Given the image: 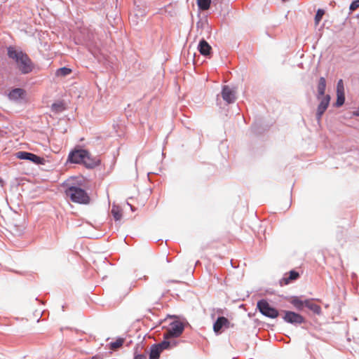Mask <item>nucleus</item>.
<instances>
[{
	"label": "nucleus",
	"mask_w": 359,
	"mask_h": 359,
	"mask_svg": "<svg viewBox=\"0 0 359 359\" xmlns=\"http://www.w3.org/2000/svg\"><path fill=\"white\" fill-rule=\"evenodd\" d=\"M7 55L9 58L15 61L17 69L22 74H28L33 71L34 67L33 62L21 49L9 46L7 48Z\"/></svg>",
	"instance_id": "f257e3e1"
},
{
	"label": "nucleus",
	"mask_w": 359,
	"mask_h": 359,
	"mask_svg": "<svg viewBox=\"0 0 359 359\" xmlns=\"http://www.w3.org/2000/svg\"><path fill=\"white\" fill-rule=\"evenodd\" d=\"M65 194L74 203L79 204H88L90 198L86 190L78 186H70L65 190Z\"/></svg>",
	"instance_id": "f03ea898"
},
{
	"label": "nucleus",
	"mask_w": 359,
	"mask_h": 359,
	"mask_svg": "<svg viewBox=\"0 0 359 359\" xmlns=\"http://www.w3.org/2000/svg\"><path fill=\"white\" fill-rule=\"evenodd\" d=\"M257 308L263 316L270 318H276L279 315L278 311L264 299L257 302Z\"/></svg>",
	"instance_id": "7ed1b4c3"
},
{
	"label": "nucleus",
	"mask_w": 359,
	"mask_h": 359,
	"mask_svg": "<svg viewBox=\"0 0 359 359\" xmlns=\"http://www.w3.org/2000/svg\"><path fill=\"white\" fill-rule=\"evenodd\" d=\"M184 330V325L179 320H175L170 324L168 331L164 333L165 339L177 338L180 337Z\"/></svg>",
	"instance_id": "20e7f679"
},
{
	"label": "nucleus",
	"mask_w": 359,
	"mask_h": 359,
	"mask_svg": "<svg viewBox=\"0 0 359 359\" xmlns=\"http://www.w3.org/2000/svg\"><path fill=\"white\" fill-rule=\"evenodd\" d=\"M86 154V149L75 147L69 153L67 162L70 163L82 164Z\"/></svg>",
	"instance_id": "39448f33"
},
{
	"label": "nucleus",
	"mask_w": 359,
	"mask_h": 359,
	"mask_svg": "<svg viewBox=\"0 0 359 359\" xmlns=\"http://www.w3.org/2000/svg\"><path fill=\"white\" fill-rule=\"evenodd\" d=\"M15 156L19 159L27 160L36 165H43L45 163V159L31 152L20 151L17 152Z\"/></svg>",
	"instance_id": "423d86ee"
},
{
	"label": "nucleus",
	"mask_w": 359,
	"mask_h": 359,
	"mask_svg": "<svg viewBox=\"0 0 359 359\" xmlns=\"http://www.w3.org/2000/svg\"><path fill=\"white\" fill-rule=\"evenodd\" d=\"M284 313L283 318L287 323L292 325H300L305 322L304 318L296 312L284 311Z\"/></svg>",
	"instance_id": "0eeeda50"
},
{
	"label": "nucleus",
	"mask_w": 359,
	"mask_h": 359,
	"mask_svg": "<svg viewBox=\"0 0 359 359\" xmlns=\"http://www.w3.org/2000/svg\"><path fill=\"white\" fill-rule=\"evenodd\" d=\"M331 100V97L330 95H325L324 96L321 97L320 100V103L318 105L317 111L316 114V118L318 120V121H320L323 114L327 110L330 102Z\"/></svg>",
	"instance_id": "6e6552de"
},
{
	"label": "nucleus",
	"mask_w": 359,
	"mask_h": 359,
	"mask_svg": "<svg viewBox=\"0 0 359 359\" xmlns=\"http://www.w3.org/2000/svg\"><path fill=\"white\" fill-rule=\"evenodd\" d=\"M236 91L233 88L229 86H223L221 91V95L224 101L227 104H232L236 100Z\"/></svg>",
	"instance_id": "1a4fd4ad"
},
{
	"label": "nucleus",
	"mask_w": 359,
	"mask_h": 359,
	"mask_svg": "<svg viewBox=\"0 0 359 359\" xmlns=\"http://www.w3.org/2000/svg\"><path fill=\"white\" fill-rule=\"evenodd\" d=\"M230 327L229 320L224 316H219L213 324V330L218 335L220 334L224 328Z\"/></svg>",
	"instance_id": "9d476101"
},
{
	"label": "nucleus",
	"mask_w": 359,
	"mask_h": 359,
	"mask_svg": "<svg viewBox=\"0 0 359 359\" xmlns=\"http://www.w3.org/2000/svg\"><path fill=\"white\" fill-rule=\"evenodd\" d=\"M345 102L344 86L342 79H339L337 83V100L334 104L336 107H341Z\"/></svg>",
	"instance_id": "9b49d317"
},
{
	"label": "nucleus",
	"mask_w": 359,
	"mask_h": 359,
	"mask_svg": "<svg viewBox=\"0 0 359 359\" xmlns=\"http://www.w3.org/2000/svg\"><path fill=\"white\" fill-rule=\"evenodd\" d=\"M85 156V159L83 161V165L88 169H93L98 165L101 163V160L98 156H93L87 150V154Z\"/></svg>",
	"instance_id": "f8f14e48"
},
{
	"label": "nucleus",
	"mask_w": 359,
	"mask_h": 359,
	"mask_svg": "<svg viewBox=\"0 0 359 359\" xmlns=\"http://www.w3.org/2000/svg\"><path fill=\"white\" fill-rule=\"evenodd\" d=\"M26 95V90L21 88H13L8 93V98L13 102H19L25 98Z\"/></svg>",
	"instance_id": "ddd939ff"
},
{
	"label": "nucleus",
	"mask_w": 359,
	"mask_h": 359,
	"mask_svg": "<svg viewBox=\"0 0 359 359\" xmlns=\"http://www.w3.org/2000/svg\"><path fill=\"white\" fill-rule=\"evenodd\" d=\"M299 278V273L296 270H291L289 273H285L283 277L279 280L281 286L289 285L292 281Z\"/></svg>",
	"instance_id": "4468645a"
},
{
	"label": "nucleus",
	"mask_w": 359,
	"mask_h": 359,
	"mask_svg": "<svg viewBox=\"0 0 359 359\" xmlns=\"http://www.w3.org/2000/svg\"><path fill=\"white\" fill-rule=\"evenodd\" d=\"M198 50L203 56L210 57L212 55V47L203 38L198 43Z\"/></svg>",
	"instance_id": "2eb2a0df"
},
{
	"label": "nucleus",
	"mask_w": 359,
	"mask_h": 359,
	"mask_svg": "<svg viewBox=\"0 0 359 359\" xmlns=\"http://www.w3.org/2000/svg\"><path fill=\"white\" fill-rule=\"evenodd\" d=\"M326 89V80L324 77H320L318 81L317 90L318 94L316 95L317 100H320L321 97L324 96L325 94Z\"/></svg>",
	"instance_id": "dca6fc26"
},
{
	"label": "nucleus",
	"mask_w": 359,
	"mask_h": 359,
	"mask_svg": "<svg viewBox=\"0 0 359 359\" xmlns=\"http://www.w3.org/2000/svg\"><path fill=\"white\" fill-rule=\"evenodd\" d=\"M305 306L312 311L315 314L320 315L321 313L320 306L313 303L311 299L305 300Z\"/></svg>",
	"instance_id": "f3484780"
},
{
	"label": "nucleus",
	"mask_w": 359,
	"mask_h": 359,
	"mask_svg": "<svg viewBox=\"0 0 359 359\" xmlns=\"http://www.w3.org/2000/svg\"><path fill=\"white\" fill-rule=\"evenodd\" d=\"M290 303L299 311H302L305 306V300H301L298 297H293Z\"/></svg>",
	"instance_id": "a211bd4d"
},
{
	"label": "nucleus",
	"mask_w": 359,
	"mask_h": 359,
	"mask_svg": "<svg viewBox=\"0 0 359 359\" xmlns=\"http://www.w3.org/2000/svg\"><path fill=\"white\" fill-rule=\"evenodd\" d=\"M161 352L156 344H153L150 348L149 359H159Z\"/></svg>",
	"instance_id": "6ab92c4d"
},
{
	"label": "nucleus",
	"mask_w": 359,
	"mask_h": 359,
	"mask_svg": "<svg viewBox=\"0 0 359 359\" xmlns=\"http://www.w3.org/2000/svg\"><path fill=\"white\" fill-rule=\"evenodd\" d=\"M111 212L115 221H119L121 219V210L118 206L114 205L111 208Z\"/></svg>",
	"instance_id": "aec40b11"
},
{
	"label": "nucleus",
	"mask_w": 359,
	"mask_h": 359,
	"mask_svg": "<svg viewBox=\"0 0 359 359\" xmlns=\"http://www.w3.org/2000/svg\"><path fill=\"white\" fill-rule=\"evenodd\" d=\"M157 347L162 351L165 349H169L171 348L172 341H170L169 339H165L158 344H155Z\"/></svg>",
	"instance_id": "412c9836"
},
{
	"label": "nucleus",
	"mask_w": 359,
	"mask_h": 359,
	"mask_svg": "<svg viewBox=\"0 0 359 359\" xmlns=\"http://www.w3.org/2000/svg\"><path fill=\"white\" fill-rule=\"evenodd\" d=\"M72 72V69L70 68L63 67L61 68H59L56 70L55 75L57 76H66L69 75Z\"/></svg>",
	"instance_id": "4be33fe9"
},
{
	"label": "nucleus",
	"mask_w": 359,
	"mask_h": 359,
	"mask_svg": "<svg viewBox=\"0 0 359 359\" xmlns=\"http://www.w3.org/2000/svg\"><path fill=\"white\" fill-rule=\"evenodd\" d=\"M198 10L206 11L210 8L212 1H196Z\"/></svg>",
	"instance_id": "5701e85b"
},
{
	"label": "nucleus",
	"mask_w": 359,
	"mask_h": 359,
	"mask_svg": "<svg viewBox=\"0 0 359 359\" xmlns=\"http://www.w3.org/2000/svg\"><path fill=\"white\" fill-rule=\"evenodd\" d=\"M64 105L62 102H55L51 105V109L55 113L61 112L64 110Z\"/></svg>",
	"instance_id": "b1692460"
},
{
	"label": "nucleus",
	"mask_w": 359,
	"mask_h": 359,
	"mask_svg": "<svg viewBox=\"0 0 359 359\" xmlns=\"http://www.w3.org/2000/svg\"><path fill=\"white\" fill-rule=\"evenodd\" d=\"M325 13V11L324 9H322V8L318 9V11H317V12L316 13V15H315V18H314L315 24L316 25H318L319 24V22L322 20Z\"/></svg>",
	"instance_id": "393cba45"
},
{
	"label": "nucleus",
	"mask_w": 359,
	"mask_h": 359,
	"mask_svg": "<svg viewBox=\"0 0 359 359\" xmlns=\"http://www.w3.org/2000/svg\"><path fill=\"white\" fill-rule=\"evenodd\" d=\"M124 342V339L123 338H118L115 341H113L110 344V347L113 350H116L118 348L121 347Z\"/></svg>",
	"instance_id": "a878e982"
},
{
	"label": "nucleus",
	"mask_w": 359,
	"mask_h": 359,
	"mask_svg": "<svg viewBox=\"0 0 359 359\" xmlns=\"http://www.w3.org/2000/svg\"><path fill=\"white\" fill-rule=\"evenodd\" d=\"M359 7V1H351L349 6L350 11L352 12Z\"/></svg>",
	"instance_id": "bb28decb"
},
{
	"label": "nucleus",
	"mask_w": 359,
	"mask_h": 359,
	"mask_svg": "<svg viewBox=\"0 0 359 359\" xmlns=\"http://www.w3.org/2000/svg\"><path fill=\"white\" fill-rule=\"evenodd\" d=\"M134 359H147V355L145 354H136Z\"/></svg>",
	"instance_id": "cd10ccee"
},
{
	"label": "nucleus",
	"mask_w": 359,
	"mask_h": 359,
	"mask_svg": "<svg viewBox=\"0 0 359 359\" xmlns=\"http://www.w3.org/2000/svg\"><path fill=\"white\" fill-rule=\"evenodd\" d=\"M170 341H172L171 348L176 346L178 344L175 339L170 340Z\"/></svg>",
	"instance_id": "c85d7f7f"
},
{
	"label": "nucleus",
	"mask_w": 359,
	"mask_h": 359,
	"mask_svg": "<svg viewBox=\"0 0 359 359\" xmlns=\"http://www.w3.org/2000/svg\"><path fill=\"white\" fill-rule=\"evenodd\" d=\"M127 205L130 206L132 211L135 210V208L131 204H130L129 203H127Z\"/></svg>",
	"instance_id": "c756f323"
},
{
	"label": "nucleus",
	"mask_w": 359,
	"mask_h": 359,
	"mask_svg": "<svg viewBox=\"0 0 359 359\" xmlns=\"http://www.w3.org/2000/svg\"><path fill=\"white\" fill-rule=\"evenodd\" d=\"M351 276H352V278H355L356 277V274L355 273H353Z\"/></svg>",
	"instance_id": "7c9ffc66"
},
{
	"label": "nucleus",
	"mask_w": 359,
	"mask_h": 359,
	"mask_svg": "<svg viewBox=\"0 0 359 359\" xmlns=\"http://www.w3.org/2000/svg\"><path fill=\"white\" fill-rule=\"evenodd\" d=\"M97 356L95 355V356H93V359H97Z\"/></svg>",
	"instance_id": "2f4dec72"
},
{
	"label": "nucleus",
	"mask_w": 359,
	"mask_h": 359,
	"mask_svg": "<svg viewBox=\"0 0 359 359\" xmlns=\"http://www.w3.org/2000/svg\"><path fill=\"white\" fill-rule=\"evenodd\" d=\"M137 1H134L135 5H136V3H137ZM138 2H139V3H141L142 1H138Z\"/></svg>",
	"instance_id": "473e14b6"
},
{
	"label": "nucleus",
	"mask_w": 359,
	"mask_h": 359,
	"mask_svg": "<svg viewBox=\"0 0 359 359\" xmlns=\"http://www.w3.org/2000/svg\"><path fill=\"white\" fill-rule=\"evenodd\" d=\"M357 18H359V13L357 15Z\"/></svg>",
	"instance_id": "72a5a7b5"
}]
</instances>
